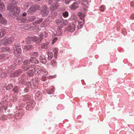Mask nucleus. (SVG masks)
Segmentation results:
<instances>
[{"instance_id":"17","label":"nucleus","mask_w":134,"mask_h":134,"mask_svg":"<svg viewBox=\"0 0 134 134\" xmlns=\"http://www.w3.org/2000/svg\"><path fill=\"white\" fill-rule=\"evenodd\" d=\"M7 23V20L2 17V15L0 13V23L2 24H5Z\"/></svg>"},{"instance_id":"13","label":"nucleus","mask_w":134,"mask_h":134,"mask_svg":"<svg viewBox=\"0 0 134 134\" xmlns=\"http://www.w3.org/2000/svg\"><path fill=\"white\" fill-rule=\"evenodd\" d=\"M76 26L74 24H71L69 26L68 30L70 32H73L75 30Z\"/></svg>"},{"instance_id":"41","label":"nucleus","mask_w":134,"mask_h":134,"mask_svg":"<svg viewBox=\"0 0 134 134\" xmlns=\"http://www.w3.org/2000/svg\"><path fill=\"white\" fill-rule=\"evenodd\" d=\"M13 91L15 92L16 93H18V92H19V90L17 87L15 86V87L13 88Z\"/></svg>"},{"instance_id":"4","label":"nucleus","mask_w":134,"mask_h":134,"mask_svg":"<svg viewBox=\"0 0 134 134\" xmlns=\"http://www.w3.org/2000/svg\"><path fill=\"white\" fill-rule=\"evenodd\" d=\"M38 82V80L36 79H34L32 80L31 83L27 81L25 83L26 86L30 87L34 89H36L37 87V85Z\"/></svg>"},{"instance_id":"20","label":"nucleus","mask_w":134,"mask_h":134,"mask_svg":"<svg viewBox=\"0 0 134 134\" xmlns=\"http://www.w3.org/2000/svg\"><path fill=\"white\" fill-rule=\"evenodd\" d=\"M33 41H34L35 42L36 44L37 45H39V43L41 42V41L40 40L39 38L36 36L35 37L33 38Z\"/></svg>"},{"instance_id":"62","label":"nucleus","mask_w":134,"mask_h":134,"mask_svg":"<svg viewBox=\"0 0 134 134\" xmlns=\"http://www.w3.org/2000/svg\"><path fill=\"white\" fill-rule=\"evenodd\" d=\"M49 44V42H46V45L47 46Z\"/></svg>"},{"instance_id":"23","label":"nucleus","mask_w":134,"mask_h":134,"mask_svg":"<svg viewBox=\"0 0 134 134\" xmlns=\"http://www.w3.org/2000/svg\"><path fill=\"white\" fill-rule=\"evenodd\" d=\"M88 2L87 1L83 0L82 1L81 4L83 6L86 7L87 8L89 5Z\"/></svg>"},{"instance_id":"53","label":"nucleus","mask_w":134,"mask_h":134,"mask_svg":"<svg viewBox=\"0 0 134 134\" xmlns=\"http://www.w3.org/2000/svg\"><path fill=\"white\" fill-rule=\"evenodd\" d=\"M71 1V0H65V2L66 4H68Z\"/></svg>"},{"instance_id":"30","label":"nucleus","mask_w":134,"mask_h":134,"mask_svg":"<svg viewBox=\"0 0 134 134\" xmlns=\"http://www.w3.org/2000/svg\"><path fill=\"white\" fill-rule=\"evenodd\" d=\"M7 56L6 54H0V60H5L6 59V56Z\"/></svg>"},{"instance_id":"5","label":"nucleus","mask_w":134,"mask_h":134,"mask_svg":"<svg viewBox=\"0 0 134 134\" xmlns=\"http://www.w3.org/2000/svg\"><path fill=\"white\" fill-rule=\"evenodd\" d=\"M32 67L30 65L29 60H27L24 62L22 68L24 71H25L31 68Z\"/></svg>"},{"instance_id":"58","label":"nucleus","mask_w":134,"mask_h":134,"mask_svg":"<svg viewBox=\"0 0 134 134\" xmlns=\"http://www.w3.org/2000/svg\"><path fill=\"white\" fill-rule=\"evenodd\" d=\"M55 3H57L59 2H60V0H54Z\"/></svg>"},{"instance_id":"47","label":"nucleus","mask_w":134,"mask_h":134,"mask_svg":"<svg viewBox=\"0 0 134 134\" xmlns=\"http://www.w3.org/2000/svg\"><path fill=\"white\" fill-rule=\"evenodd\" d=\"M80 10L82 12H87V10L85 8H84L82 7L80 8Z\"/></svg>"},{"instance_id":"39","label":"nucleus","mask_w":134,"mask_h":134,"mask_svg":"<svg viewBox=\"0 0 134 134\" xmlns=\"http://www.w3.org/2000/svg\"><path fill=\"white\" fill-rule=\"evenodd\" d=\"M29 18V22H31L34 21L35 19V16H31Z\"/></svg>"},{"instance_id":"33","label":"nucleus","mask_w":134,"mask_h":134,"mask_svg":"<svg viewBox=\"0 0 134 134\" xmlns=\"http://www.w3.org/2000/svg\"><path fill=\"white\" fill-rule=\"evenodd\" d=\"M58 51V49L57 48H54L53 50V52L54 53V57L55 59H56L57 58V55Z\"/></svg>"},{"instance_id":"1","label":"nucleus","mask_w":134,"mask_h":134,"mask_svg":"<svg viewBox=\"0 0 134 134\" xmlns=\"http://www.w3.org/2000/svg\"><path fill=\"white\" fill-rule=\"evenodd\" d=\"M7 9L10 11L11 15L18 14L20 10V8L15 6L12 4L10 3L8 4Z\"/></svg>"},{"instance_id":"52","label":"nucleus","mask_w":134,"mask_h":134,"mask_svg":"<svg viewBox=\"0 0 134 134\" xmlns=\"http://www.w3.org/2000/svg\"><path fill=\"white\" fill-rule=\"evenodd\" d=\"M46 79V76H43L42 78V80L43 81H45Z\"/></svg>"},{"instance_id":"21","label":"nucleus","mask_w":134,"mask_h":134,"mask_svg":"<svg viewBox=\"0 0 134 134\" xmlns=\"http://www.w3.org/2000/svg\"><path fill=\"white\" fill-rule=\"evenodd\" d=\"M29 61L31 63L35 64H37L38 63V60L35 58L33 57L30 58Z\"/></svg>"},{"instance_id":"19","label":"nucleus","mask_w":134,"mask_h":134,"mask_svg":"<svg viewBox=\"0 0 134 134\" xmlns=\"http://www.w3.org/2000/svg\"><path fill=\"white\" fill-rule=\"evenodd\" d=\"M6 34L5 29L4 28L0 29V37H2L4 36Z\"/></svg>"},{"instance_id":"36","label":"nucleus","mask_w":134,"mask_h":134,"mask_svg":"<svg viewBox=\"0 0 134 134\" xmlns=\"http://www.w3.org/2000/svg\"><path fill=\"white\" fill-rule=\"evenodd\" d=\"M41 73H42L44 75H47L48 74V72L46 70L44 69H42Z\"/></svg>"},{"instance_id":"15","label":"nucleus","mask_w":134,"mask_h":134,"mask_svg":"<svg viewBox=\"0 0 134 134\" xmlns=\"http://www.w3.org/2000/svg\"><path fill=\"white\" fill-rule=\"evenodd\" d=\"M27 75L29 76H32L34 73V69L33 67H32L29 70L26 72Z\"/></svg>"},{"instance_id":"64","label":"nucleus","mask_w":134,"mask_h":134,"mask_svg":"<svg viewBox=\"0 0 134 134\" xmlns=\"http://www.w3.org/2000/svg\"><path fill=\"white\" fill-rule=\"evenodd\" d=\"M35 0L37 1H40V0Z\"/></svg>"},{"instance_id":"2","label":"nucleus","mask_w":134,"mask_h":134,"mask_svg":"<svg viewBox=\"0 0 134 134\" xmlns=\"http://www.w3.org/2000/svg\"><path fill=\"white\" fill-rule=\"evenodd\" d=\"M77 15L80 17V20H79L78 21L77 28L78 29H80L82 27L84 24V18L85 15L84 13L81 12H78Z\"/></svg>"},{"instance_id":"49","label":"nucleus","mask_w":134,"mask_h":134,"mask_svg":"<svg viewBox=\"0 0 134 134\" xmlns=\"http://www.w3.org/2000/svg\"><path fill=\"white\" fill-rule=\"evenodd\" d=\"M41 46L42 48H45L47 47V45H46V43H44L42 44L41 45Z\"/></svg>"},{"instance_id":"56","label":"nucleus","mask_w":134,"mask_h":134,"mask_svg":"<svg viewBox=\"0 0 134 134\" xmlns=\"http://www.w3.org/2000/svg\"><path fill=\"white\" fill-rule=\"evenodd\" d=\"M30 39V38L29 37H28V38H27L26 40V43H30V41L29 40L28 41H27V40H29Z\"/></svg>"},{"instance_id":"44","label":"nucleus","mask_w":134,"mask_h":134,"mask_svg":"<svg viewBox=\"0 0 134 134\" xmlns=\"http://www.w3.org/2000/svg\"><path fill=\"white\" fill-rule=\"evenodd\" d=\"M42 21V19H40L35 21V23H36V24H39Z\"/></svg>"},{"instance_id":"12","label":"nucleus","mask_w":134,"mask_h":134,"mask_svg":"<svg viewBox=\"0 0 134 134\" xmlns=\"http://www.w3.org/2000/svg\"><path fill=\"white\" fill-rule=\"evenodd\" d=\"M39 8L38 6H34L31 7L28 10V13H32L36 11Z\"/></svg>"},{"instance_id":"50","label":"nucleus","mask_w":134,"mask_h":134,"mask_svg":"<svg viewBox=\"0 0 134 134\" xmlns=\"http://www.w3.org/2000/svg\"><path fill=\"white\" fill-rule=\"evenodd\" d=\"M6 117L5 115H3L2 116L0 119L1 120L6 119Z\"/></svg>"},{"instance_id":"8","label":"nucleus","mask_w":134,"mask_h":134,"mask_svg":"<svg viewBox=\"0 0 134 134\" xmlns=\"http://www.w3.org/2000/svg\"><path fill=\"white\" fill-rule=\"evenodd\" d=\"M33 68L34 69V72L35 74H40V73L41 72L42 69L40 67L38 66L37 65L35 66V67L34 66H32Z\"/></svg>"},{"instance_id":"10","label":"nucleus","mask_w":134,"mask_h":134,"mask_svg":"<svg viewBox=\"0 0 134 134\" xmlns=\"http://www.w3.org/2000/svg\"><path fill=\"white\" fill-rule=\"evenodd\" d=\"M21 73H22L21 71L20 70H18L11 74H9L12 77H17L19 76Z\"/></svg>"},{"instance_id":"42","label":"nucleus","mask_w":134,"mask_h":134,"mask_svg":"<svg viewBox=\"0 0 134 134\" xmlns=\"http://www.w3.org/2000/svg\"><path fill=\"white\" fill-rule=\"evenodd\" d=\"M13 87V85L12 84H9L7 87H6V90H9L10 89H11Z\"/></svg>"},{"instance_id":"37","label":"nucleus","mask_w":134,"mask_h":134,"mask_svg":"<svg viewBox=\"0 0 134 134\" xmlns=\"http://www.w3.org/2000/svg\"><path fill=\"white\" fill-rule=\"evenodd\" d=\"M62 19H58L56 20V23L57 25H61Z\"/></svg>"},{"instance_id":"46","label":"nucleus","mask_w":134,"mask_h":134,"mask_svg":"<svg viewBox=\"0 0 134 134\" xmlns=\"http://www.w3.org/2000/svg\"><path fill=\"white\" fill-rule=\"evenodd\" d=\"M54 88H53V89H51V90L48 92L47 93L49 94H51L53 93L54 91Z\"/></svg>"},{"instance_id":"16","label":"nucleus","mask_w":134,"mask_h":134,"mask_svg":"<svg viewBox=\"0 0 134 134\" xmlns=\"http://www.w3.org/2000/svg\"><path fill=\"white\" fill-rule=\"evenodd\" d=\"M22 62L21 59L20 58H17L14 61V65H18L20 64Z\"/></svg>"},{"instance_id":"34","label":"nucleus","mask_w":134,"mask_h":134,"mask_svg":"<svg viewBox=\"0 0 134 134\" xmlns=\"http://www.w3.org/2000/svg\"><path fill=\"white\" fill-rule=\"evenodd\" d=\"M9 50V48L6 47H3L1 49V51L2 52H8Z\"/></svg>"},{"instance_id":"24","label":"nucleus","mask_w":134,"mask_h":134,"mask_svg":"<svg viewBox=\"0 0 134 134\" xmlns=\"http://www.w3.org/2000/svg\"><path fill=\"white\" fill-rule=\"evenodd\" d=\"M33 48L32 45H30L25 46L24 47V49L26 51H29Z\"/></svg>"},{"instance_id":"35","label":"nucleus","mask_w":134,"mask_h":134,"mask_svg":"<svg viewBox=\"0 0 134 134\" xmlns=\"http://www.w3.org/2000/svg\"><path fill=\"white\" fill-rule=\"evenodd\" d=\"M51 64L54 67H55L57 65V63L55 60H53L51 62Z\"/></svg>"},{"instance_id":"40","label":"nucleus","mask_w":134,"mask_h":134,"mask_svg":"<svg viewBox=\"0 0 134 134\" xmlns=\"http://www.w3.org/2000/svg\"><path fill=\"white\" fill-rule=\"evenodd\" d=\"M9 74L8 72H3L1 74V76L2 78H3L4 77H5L8 76Z\"/></svg>"},{"instance_id":"51","label":"nucleus","mask_w":134,"mask_h":134,"mask_svg":"<svg viewBox=\"0 0 134 134\" xmlns=\"http://www.w3.org/2000/svg\"><path fill=\"white\" fill-rule=\"evenodd\" d=\"M58 38L57 37H55L53 40V42L52 43V44H53L55 43L56 41L57 40Z\"/></svg>"},{"instance_id":"11","label":"nucleus","mask_w":134,"mask_h":134,"mask_svg":"<svg viewBox=\"0 0 134 134\" xmlns=\"http://www.w3.org/2000/svg\"><path fill=\"white\" fill-rule=\"evenodd\" d=\"M47 7H44L42 8L41 12L43 16H45L48 15L49 11L48 10Z\"/></svg>"},{"instance_id":"57","label":"nucleus","mask_w":134,"mask_h":134,"mask_svg":"<svg viewBox=\"0 0 134 134\" xmlns=\"http://www.w3.org/2000/svg\"><path fill=\"white\" fill-rule=\"evenodd\" d=\"M16 116H19L20 118H21L22 116V115L20 114H18V113L17 114H16Z\"/></svg>"},{"instance_id":"32","label":"nucleus","mask_w":134,"mask_h":134,"mask_svg":"<svg viewBox=\"0 0 134 134\" xmlns=\"http://www.w3.org/2000/svg\"><path fill=\"white\" fill-rule=\"evenodd\" d=\"M62 15L64 17L66 18L68 16L69 13L67 11H65L62 13Z\"/></svg>"},{"instance_id":"63","label":"nucleus","mask_w":134,"mask_h":134,"mask_svg":"<svg viewBox=\"0 0 134 134\" xmlns=\"http://www.w3.org/2000/svg\"><path fill=\"white\" fill-rule=\"evenodd\" d=\"M23 43H24V41H23L22 42Z\"/></svg>"},{"instance_id":"38","label":"nucleus","mask_w":134,"mask_h":134,"mask_svg":"<svg viewBox=\"0 0 134 134\" xmlns=\"http://www.w3.org/2000/svg\"><path fill=\"white\" fill-rule=\"evenodd\" d=\"M30 55L31 56L37 57L38 55V53L36 52H34L31 53Z\"/></svg>"},{"instance_id":"61","label":"nucleus","mask_w":134,"mask_h":134,"mask_svg":"<svg viewBox=\"0 0 134 134\" xmlns=\"http://www.w3.org/2000/svg\"><path fill=\"white\" fill-rule=\"evenodd\" d=\"M131 18H134V14H132L131 15Z\"/></svg>"},{"instance_id":"54","label":"nucleus","mask_w":134,"mask_h":134,"mask_svg":"<svg viewBox=\"0 0 134 134\" xmlns=\"http://www.w3.org/2000/svg\"><path fill=\"white\" fill-rule=\"evenodd\" d=\"M55 77H56V76H49L48 78L49 79H52V78H55Z\"/></svg>"},{"instance_id":"7","label":"nucleus","mask_w":134,"mask_h":134,"mask_svg":"<svg viewBox=\"0 0 134 134\" xmlns=\"http://www.w3.org/2000/svg\"><path fill=\"white\" fill-rule=\"evenodd\" d=\"M35 105V103L33 101L28 102L27 103V106L26 109L28 110H30L32 109Z\"/></svg>"},{"instance_id":"27","label":"nucleus","mask_w":134,"mask_h":134,"mask_svg":"<svg viewBox=\"0 0 134 134\" xmlns=\"http://www.w3.org/2000/svg\"><path fill=\"white\" fill-rule=\"evenodd\" d=\"M41 92H40L38 91L36 94L35 98L37 99V98L38 97V99L39 100H40L41 99Z\"/></svg>"},{"instance_id":"6","label":"nucleus","mask_w":134,"mask_h":134,"mask_svg":"<svg viewBox=\"0 0 134 134\" xmlns=\"http://www.w3.org/2000/svg\"><path fill=\"white\" fill-rule=\"evenodd\" d=\"M21 49L19 45H16L14 49V54L16 56L20 55L21 52Z\"/></svg>"},{"instance_id":"45","label":"nucleus","mask_w":134,"mask_h":134,"mask_svg":"<svg viewBox=\"0 0 134 134\" xmlns=\"http://www.w3.org/2000/svg\"><path fill=\"white\" fill-rule=\"evenodd\" d=\"M48 2L50 5L54 4L55 3L53 0H49Z\"/></svg>"},{"instance_id":"31","label":"nucleus","mask_w":134,"mask_h":134,"mask_svg":"<svg viewBox=\"0 0 134 134\" xmlns=\"http://www.w3.org/2000/svg\"><path fill=\"white\" fill-rule=\"evenodd\" d=\"M5 9V7L4 4L1 3H0V11H2Z\"/></svg>"},{"instance_id":"14","label":"nucleus","mask_w":134,"mask_h":134,"mask_svg":"<svg viewBox=\"0 0 134 134\" xmlns=\"http://www.w3.org/2000/svg\"><path fill=\"white\" fill-rule=\"evenodd\" d=\"M40 60L42 64H45L46 62V59L45 57L43 55H41L40 57Z\"/></svg>"},{"instance_id":"26","label":"nucleus","mask_w":134,"mask_h":134,"mask_svg":"<svg viewBox=\"0 0 134 134\" xmlns=\"http://www.w3.org/2000/svg\"><path fill=\"white\" fill-rule=\"evenodd\" d=\"M68 23V21L67 20H64L62 19V23L61 25L62 26H60V28H61L64 26L66 25Z\"/></svg>"},{"instance_id":"18","label":"nucleus","mask_w":134,"mask_h":134,"mask_svg":"<svg viewBox=\"0 0 134 134\" xmlns=\"http://www.w3.org/2000/svg\"><path fill=\"white\" fill-rule=\"evenodd\" d=\"M18 21L19 22H20L22 23H29V18L27 19V18H21L18 20Z\"/></svg>"},{"instance_id":"25","label":"nucleus","mask_w":134,"mask_h":134,"mask_svg":"<svg viewBox=\"0 0 134 134\" xmlns=\"http://www.w3.org/2000/svg\"><path fill=\"white\" fill-rule=\"evenodd\" d=\"M60 29L61 28L59 27V26H58L57 27V32L56 34V35L57 36H60L62 34V32H61L60 30Z\"/></svg>"},{"instance_id":"48","label":"nucleus","mask_w":134,"mask_h":134,"mask_svg":"<svg viewBox=\"0 0 134 134\" xmlns=\"http://www.w3.org/2000/svg\"><path fill=\"white\" fill-rule=\"evenodd\" d=\"M43 33H41L40 35V38H39L40 40H41L43 39Z\"/></svg>"},{"instance_id":"55","label":"nucleus","mask_w":134,"mask_h":134,"mask_svg":"<svg viewBox=\"0 0 134 134\" xmlns=\"http://www.w3.org/2000/svg\"><path fill=\"white\" fill-rule=\"evenodd\" d=\"M24 91L25 92H28V88H25Z\"/></svg>"},{"instance_id":"9","label":"nucleus","mask_w":134,"mask_h":134,"mask_svg":"<svg viewBox=\"0 0 134 134\" xmlns=\"http://www.w3.org/2000/svg\"><path fill=\"white\" fill-rule=\"evenodd\" d=\"M79 7L78 3L75 2L71 5L69 6V8L72 10H75Z\"/></svg>"},{"instance_id":"3","label":"nucleus","mask_w":134,"mask_h":134,"mask_svg":"<svg viewBox=\"0 0 134 134\" xmlns=\"http://www.w3.org/2000/svg\"><path fill=\"white\" fill-rule=\"evenodd\" d=\"M14 38L11 37L8 38H4L0 40V46L2 45L4 46L8 45L12 43L14 41Z\"/></svg>"},{"instance_id":"29","label":"nucleus","mask_w":134,"mask_h":134,"mask_svg":"<svg viewBox=\"0 0 134 134\" xmlns=\"http://www.w3.org/2000/svg\"><path fill=\"white\" fill-rule=\"evenodd\" d=\"M48 57V59L49 60L51 59L53 57V54L51 52H49L47 54Z\"/></svg>"},{"instance_id":"59","label":"nucleus","mask_w":134,"mask_h":134,"mask_svg":"<svg viewBox=\"0 0 134 134\" xmlns=\"http://www.w3.org/2000/svg\"><path fill=\"white\" fill-rule=\"evenodd\" d=\"M27 14V13L26 12H24L22 14V15L23 16H25Z\"/></svg>"},{"instance_id":"28","label":"nucleus","mask_w":134,"mask_h":134,"mask_svg":"<svg viewBox=\"0 0 134 134\" xmlns=\"http://www.w3.org/2000/svg\"><path fill=\"white\" fill-rule=\"evenodd\" d=\"M16 67V66H15V65L14 64L13 65H11V66L8 69V71L11 72L15 69Z\"/></svg>"},{"instance_id":"22","label":"nucleus","mask_w":134,"mask_h":134,"mask_svg":"<svg viewBox=\"0 0 134 134\" xmlns=\"http://www.w3.org/2000/svg\"><path fill=\"white\" fill-rule=\"evenodd\" d=\"M55 3L53 5H50V7L51 9H53L54 10H56L59 7V4L57 3Z\"/></svg>"},{"instance_id":"60","label":"nucleus","mask_w":134,"mask_h":134,"mask_svg":"<svg viewBox=\"0 0 134 134\" xmlns=\"http://www.w3.org/2000/svg\"><path fill=\"white\" fill-rule=\"evenodd\" d=\"M44 37H46L48 36V34H47L46 33H45L44 34Z\"/></svg>"},{"instance_id":"43","label":"nucleus","mask_w":134,"mask_h":134,"mask_svg":"<svg viewBox=\"0 0 134 134\" xmlns=\"http://www.w3.org/2000/svg\"><path fill=\"white\" fill-rule=\"evenodd\" d=\"M105 9V7L104 5H102L100 7L99 9L101 12H103Z\"/></svg>"}]
</instances>
